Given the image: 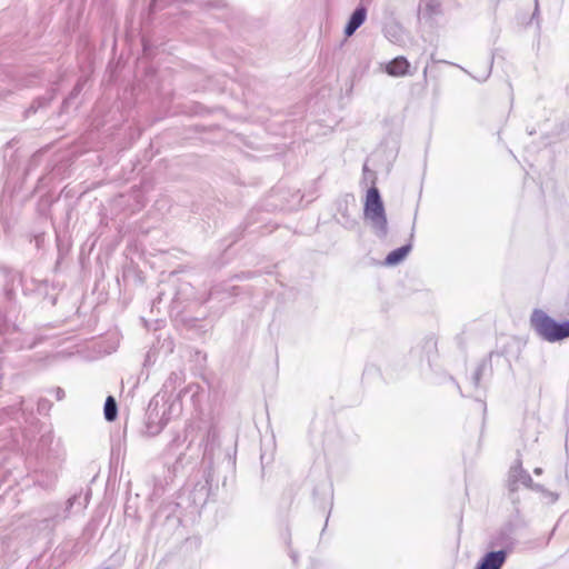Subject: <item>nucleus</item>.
Wrapping results in <instances>:
<instances>
[{"label":"nucleus","instance_id":"1","mask_svg":"<svg viewBox=\"0 0 569 569\" xmlns=\"http://www.w3.org/2000/svg\"><path fill=\"white\" fill-rule=\"evenodd\" d=\"M530 325L537 335L546 341L555 342L569 337V321L558 323L545 311L533 310Z\"/></svg>","mask_w":569,"mask_h":569},{"label":"nucleus","instance_id":"2","mask_svg":"<svg viewBox=\"0 0 569 569\" xmlns=\"http://www.w3.org/2000/svg\"><path fill=\"white\" fill-rule=\"evenodd\" d=\"M363 216L378 237L383 238L387 236L388 222L385 207L380 193L375 187L370 188L367 192Z\"/></svg>","mask_w":569,"mask_h":569},{"label":"nucleus","instance_id":"3","mask_svg":"<svg viewBox=\"0 0 569 569\" xmlns=\"http://www.w3.org/2000/svg\"><path fill=\"white\" fill-rule=\"evenodd\" d=\"M519 485L538 491L542 490L540 485L533 483L530 475L521 467V463L517 462L509 471V488L511 491H516Z\"/></svg>","mask_w":569,"mask_h":569},{"label":"nucleus","instance_id":"4","mask_svg":"<svg viewBox=\"0 0 569 569\" xmlns=\"http://www.w3.org/2000/svg\"><path fill=\"white\" fill-rule=\"evenodd\" d=\"M507 559V551L488 552L479 562L477 569H500Z\"/></svg>","mask_w":569,"mask_h":569},{"label":"nucleus","instance_id":"5","mask_svg":"<svg viewBox=\"0 0 569 569\" xmlns=\"http://www.w3.org/2000/svg\"><path fill=\"white\" fill-rule=\"evenodd\" d=\"M367 17V10L365 7L357 8L351 14L346 28L345 34L351 37L356 30L365 22Z\"/></svg>","mask_w":569,"mask_h":569},{"label":"nucleus","instance_id":"6","mask_svg":"<svg viewBox=\"0 0 569 569\" xmlns=\"http://www.w3.org/2000/svg\"><path fill=\"white\" fill-rule=\"evenodd\" d=\"M410 64L405 57H397L386 67V72L392 77H402L408 73Z\"/></svg>","mask_w":569,"mask_h":569},{"label":"nucleus","instance_id":"7","mask_svg":"<svg viewBox=\"0 0 569 569\" xmlns=\"http://www.w3.org/2000/svg\"><path fill=\"white\" fill-rule=\"evenodd\" d=\"M410 249H411V246L407 244V246H402V247L391 251L386 257L385 263L387 266H396V264H398L399 262H401L407 257V254L409 253Z\"/></svg>","mask_w":569,"mask_h":569},{"label":"nucleus","instance_id":"8","mask_svg":"<svg viewBox=\"0 0 569 569\" xmlns=\"http://www.w3.org/2000/svg\"><path fill=\"white\" fill-rule=\"evenodd\" d=\"M117 402L113 397L109 396L104 403V418L108 421H113L117 418Z\"/></svg>","mask_w":569,"mask_h":569},{"label":"nucleus","instance_id":"9","mask_svg":"<svg viewBox=\"0 0 569 569\" xmlns=\"http://www.w3.org/2000/svg\"><path fill=\"white\" fill-rule=\"evenodd\" d=\"M421 6H423L425 10L429 13H436L440 4L438 0H421Z\"/></svg>","mask_w":569,"mask_h":569},{"label":"nucleus","instance_id":"10","mask_svg":"<svg viewBox=\"0 0 569 569\" xmlns=\"http://www.w3.org/2000/svg\"><path fill=\"white\" fill-rule=\"evenodd\" d=\"M533 473H535V475H537V476H539V475H541V473H542V469H541V468H539V467H537V468H535V469H533Z\"/></svg>","mask_w":569,"mask_h":569},{"label":"nucleus","instance_id":"11","mask_svg":"<svg viewBox=\"0 0 569 569\" xmlns=\"http://www.w3.org/2000/svg\"><path fill=\"white\" fill-rule=\"evenodd\" d=\"M479 379H480V373H479V371H477L475 375V383L476 385L479 382Z\"/></svg>","mask_w":569,"mask_h":569}]
</instances>
